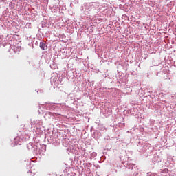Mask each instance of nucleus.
<instances>
[{"instance_id": "f257e3e1", "label": "nucleus", "mask_w": 176, "mask_h": 176, "mask_svg": "<svg viewBox=\"0 0 176 176\" xmlns=\"http://www.w3.org/2000/svg\"><path fill=\"white\" fill-rule=\"evenodd\" d=\"M41 49H43L45 50V44H42L40 45Z\"/></svg>"}]
</instances>
